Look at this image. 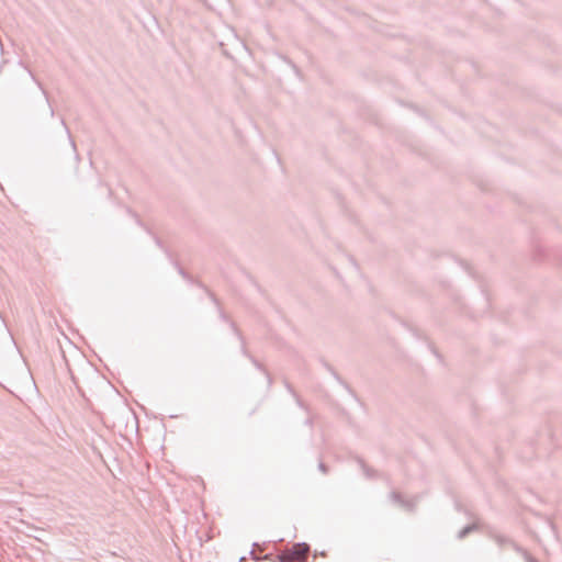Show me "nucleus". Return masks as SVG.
Masks as SVG:
<instances>
[{"label":"nucleus","mask_w":562,"mask_h":562,"mask_svg":"<svg viewBox=\"0 0 562 562\" xmlns=\"http://www.w3.org/2000/svg\"><path fill=\"white\" fill-rule=\"evenodd\" d=\"M308 548L305 544H296L292 550L285 552L282 557L283 562H305Z\"/></svg>","instance_id":"f257e3e1"}]
</instances>
